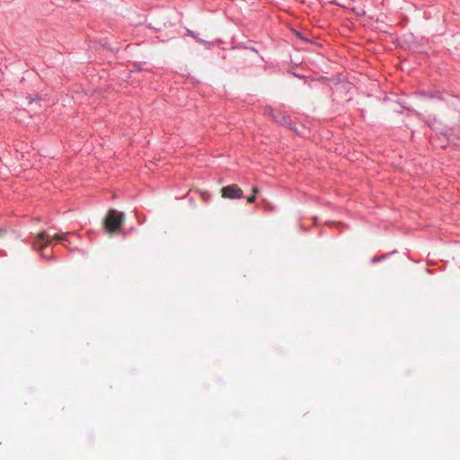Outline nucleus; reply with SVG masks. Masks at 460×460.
I'll list each match as a JSON object with an SVG mask.
<instances>
[{"label": "nucleus", "instance_id": "nucleus-1", "mask_svg": "<svg viewBox=\"0 0 460 460\" xmlns=\"http://www.w3.org/2000/svg\"><path fill=\"white\" fill-rule=\"evenodd\" d=\"M70 234L69 232L62 233V234H56L52 237H50L49 234H47L46 232H40L37 235H35L32 239V248L34 250L42 251L44 252L49 244L51 243L52 240L59 241L61 243L66 246V243L68 242V235ZM42 256L48 260L52 259L51 252L49 254L48 252H42Z\"/></svg>", "mask_w": 460, "mask_h": 460}, {"label": "nucleus", "instance_id": "nucleus-2", "mask_svg": "<svg viewBox=\"0 0 460 460\" xmlns=\"http://www.w3.org/2000/svg\"><path fill=\"white\" fill-rule=\"evenodd\" d=\"M124 214L115 209H111L104 220V227L106 231L113 233L120 228L124 222Z\"/></svg>", "mask_w": 460, "mask_h": 460}, {"label": "nucleus", "instance_id": "nucleus-3", "mask_svg": "<svg viewBox=\"0 0 460 460\" xmlns=\"http://www.w3.org/2000/svg\"><path fill=\"white\" fill-rule=\"evenodd\" d=\"M264 111L275 122L284 126L291 125L290 116L281 109H274L269 106L265 108Z\"/></svg>", "mask_w": 460, "mask_h": 460}, {"label": "nucleus", "instance_id": "nucleus-4", "mask_svg": "<svg viewBox=\"0 0 460 460\" xmlns=\"http://www.w3.org/2000/svg\"><path fill=\"white\" fill-rule=\"evenodd\" d=\"M221 194L226 199H241L243 198V190L236 184L227 185L222 188Z\"/></svg>", "mask_w": 460, "mask_h": 460}, {"label": "nucleus", "instance_id": "nucleus-5", "mask_svg": "<svg viewBox=\"0 0 460 460\" xmlns=\"http://www.w3.org/2000/svg\"><path fill=\"white\" fill-rule=\"evenodd\" d=\"M255 200H256L255 195H251L250 197L247 198L248 203H253V202H255Z\"/></svg>", "mask_w": 460, "mask_h": 460}, {"label": "nucleus", "instance_id": "nucleus-6", "mask_svg": "<svg viewBox=\"0 0 460 460\" xmlns=\"http://www.w3.org/2000/svg\"><path fill=\"white\" fill-rule=\"evenodd\" d=\"M258 192H259L258 188L257 187H253L252 188V195H255L256 196Z\"/></svg>", "mask_w": 460, "mask_h": 460}, {"label": "nucleus", "instance_id": "nucleus-7", "mask_svg": "<svg viewBox=\"0 0 460 460\" xmlns=\"http://www.w3.org/2000/svg\"><path fill=\"white\" fill-rule=\"evenodd\" d=\"M266 208L269 210H274L275 208L271 205H267Z\"/></svg>", "mask_w": 460, "mask_h": 460}, {"label": "nucleus", "instance_id": "nucleus-8", "mask_svg": "<svg viewBox=\"0 0 460 460\" xmlns=\"http://www.w3.org/2000/svg\"><path fill=\"white\" fill-rule=\"evenodd\" d=\"M446 145H447V142H446L445 144H442V145H441V147H445V146H446Z\"/></svg>", "mask_w": 460, "mask_h": 460}]
</instances>
